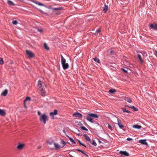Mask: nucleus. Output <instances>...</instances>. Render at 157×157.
<instances>
[{
    "mask_svg": "<svg viewBox=\"0 0 157 157\" xmlns=\"http://www.w3.org/2000/svg\"><path fill=\"white\" fill-rule=\"evenodd\" d=\"M99 116L96 114L94 113H88L86 117L87 120L91 123H95V121H93V118H98Z\"/></svg>",
    "mask_w": 157,
    "mask_h": 157,
    "instance_id": "f257e3e1",
    "label": "nucleus"
},
{
    "mask_svg": "<svg viewBox=\"0 0 157 157\" xmlns=\"http://www.w3.org/2000/svg\"><path fill=\"white\" fill-rule=\"evenodd\" d=\"M40 121L43 122L44 124H46V121L48 120V116L45 113H44L42 116L40 117Z\"/></svg>",
    "mask_w": 157,
    "mask_h": 157,
    "instance_id": "f03ea898",
    "label": "nucleus"
},
{
    "mask_svg": "<svg viewBox=\"0 0 157 157\" xmlns=\"http://www.w3.org/2000/svg\"><path fill=\"white\" fill-rule=\"evenodd\" d=\"M32 2L33 3H34L37 5H38L39 6H44L46 7V8H47L49 9L52 8V6L50 5V6H46V5H44V4L40 3L37 1L33 0L32 1Z\"/></svg>",
    "mask_w": 157,
    "mask_h": 157,
    "instance_id": "7ed1b4c3",
    "label": "nucleus"
},
{
    "mask_svg": "<svg viewBox=\"0 0 157 157\" xmlns=\"http://www.w3.org/2000/svg\"><path fill=\"white\" fill-rule=\"evenodd\" d=\"M149 26L153 30L157 31V24L155 22H154L153 23H150Z\"/></svg>",
    "mask_w": 157,
    "mask_h": 157,
    "instance_id": "20e7f679",
    "label": "nucleus"
},
{
    "mask_svg": "<svg viewBox=\"0 0 157 157\" xmlns=\"http://www.w3.org/2000/svg\"><path fill=\"white\" fill-rule=\"evenodd\" d=\"M73 116L74 117H76V118H78L79 119H81L82 117V115L78 112H75L73 113Z\"/></svg>",
    "mask_w": 157,
    "mask_h": 157,
    "instance_id": "39448f33",
    "label": "nucleus"
},
{
    "mask_svg": "<svg viewBox=\"0 0 157 157\" xmlns=\"http://www.w3.org/2000/svg\"><path fill=\"white\" fill-rule=\"evenodd\" d=\"M26 52L29 58H33L34 57V55L30 51L26 50Z\"/></svg>",
    "mask_w": 157,
    "mask_h": 157,
    "instance_id": "423d86ee",
    "label": "nucleus"
},
{
    "mask_svg": "<svg viewBox=\"0 0 157 157\" xmlns=\"http://www.w3.org/2000/svg\"><path fill=\"white\" fill-rule=\"evenodd\" d=\"M119 153L121 156L124 155L125 156H129V153L126 151H121L119 152Z\"/></svg>",
    "mask_w": 157,
    "mask_h": 157,
    "instance_id": "0eeeda50",
    "label": "nucleus"
},
{
    "mask_svg": "<svg viewBox=\"0 0 157 157\" xmlns=\"http://www.w3.org/2000/svg\"><path fill=\"white\" fill-rule=\"evenodd\" d=\"M146 141L147 140L146 139H141L140 140H139V142L143 145H147L148 144L146 142Z\"/></svg>",
    "mask_w": 157,
    "mask_h": 157,
    "instance_id": "6e6552de",
    "label": "nucleus"
},
{
    "mask_svg": "<svg viewBox=\"0 0 157 157\" xmlns=\"http://www.w3.org/2000/svg\"><path fill=\"white\" fill-rule=\"evenodd\" d=\"M25 144H21L20 143H19L18 144V145L17 146V148L18 150H21L25 146Z\"/></svg>",
    "mask_w": 157,
    "mask_h": 157,
    "instance_id": "1a4fd4ad",
    "label": "nucleus"
},
{
    "mask_svg": "<svg viewBox=\"0 0 157 157\" xmlns=\"http://www.w3.org/2000/svg\"><path fill=\"white\" fill-rule=\"evenodd\" d=\"M117 124L120 128L123 129L124 128V126L122 124L121 121L119 119L117 120Z\"/></svg>",
    "mask_w": 157,
    "mask_h": 157,
    "instance_id": "9d476101",
    "label": "nucleus"
},
{
    "mask_svg": "<svg viewBox=\"0 0 157 157\" xmlns=\"http://www.w3.org/2000/svg\"><path fill=\"white\" fill-rule=\"evenodd\" d=\"M62 64L63 68L64 70H66L69 67V64L67 63H65Z\"/></svg>",
    "mask_w": 157,
    "mask_h": 157,
    "instance_id": "9b49d317",
    "label": "nucleus"
},
{
    "mask_svg": "<svg viewBox=\"0 0 157 157\" xmlns=\"http://www.w3.org/2000/svg\"><path fill=\"white\" fill-rule=\"evenodd\" d=\"M58 114V111L56 109H54L53 112H51L50 113V115L52 116L56 115Z\"/></svg>",
    "mask_w": 157,
    "mask_h": 157,
    "instance_id": "f8f14e48",
    "label": "nucleus"
},
{
    "mask_svg": "<svg viewBox=\"0 0 157 157\" xmlns=\"http://www.w3.org/2000/svg\"><path fill=\"white\" fill-rule=\"evenodd\" d=\"M40 94L42 96H44L45 95V92L43 88H42L41 89L40 93Z\"/></svg>",
    "mask_w": 157,
    "mask_h": 157,
    "instance_id": "ddd939ff",
    "label": "nucleus"
},
{
    "mask_svg": "<svg viewBox=\"0 0 157 157\" xmlns=\"http://www.w3.org/2000/svg\"><path fill=\"white\" fill-rule=\"evenodd\" d=\"M6 115L5 111L3 109H0V115L2 116H4Z\"/></svg>",
    "mask_w": 157,
    "mask_h": 157,
    "instance_id": "4468645a",
    "label": "nucleus"
},
{
    "mask_svg": "<svg viewBox=\"0 0 157 157\" xmlns=\"http://www.w3.org/2000/svg\"><path fill=\"white\" fill-rule=\"evenodd\" d=\"M44 84L43 83V82H42L41 81L39 80L38 82V85L37 86L39 87V88H40V89H41L42 88V86L43 84Z\"/></svg>",
    "mask_w": 157,
    "mask_h": 157,
    "instance_id": "2eb2a0df",
    "label": "nucleus"
},
{
    "mask_svg": "<svg viewBox=\"0 0 157 157\" xmlns=\"http://www.w3.org/2000/svg\"><path fill=\"white\" fill-rule=\"evenodd\" d=\"M124 99L125 101H127L129 103H130L132 102V99L129 97H125L124 98Z\"/></svg>",
    "mask_w": 157,
    "mask_h": 157,
    "instance_id": "dca6fc26",
    "label": "nucleus"
},
{
    "mask_svg": "<svg viewBox=\"0 0 157 157\" xmlns=\"http://www.w3.org/2000/svg\"><path fill=\"white\" fill-rule=\"evenodd\" d=\"M83 136L85 137L86 141H89L90 142L91 140L89 136H88L86 134H84Z\"/></svg>",
    "mask_w": 157,
    "mask_h": 157,
    "instance_id": "f3484780",
    "label": "nucleus"
},
{
    "mask_svg": "<svg viewBox=\"0 0 157 157\" xmlns=\"http://www.w3.org/2000/svg\"><path fill=\"white\" fill-rule=\"evenodd\" d=\"M137 57L140 60V63H144V60L142 59L141 56L140 54H137Z\"/></svg>",
    "mask_w": 157,
    "mask_h": 157,
    "instance_id": "a211bd4d",
    "label": "nucleus"
},
{
    "mask_svg": "<svg viewBox=\"0 0 157 157\" xmlns=\"http://www.w3.org/2000/svg\"><path fill=\"white\" fill-rule=\"evenodd\" d=\"M108 10V6L105 3L104 4V7L103 9V11L105 13L107 12Z\"/></svg>",
    "mask_w": 157,
    "mask_h": 157,
    "instance_id": "6ab92c4d",
    "label": "nucleus"
},
{
    "mask_svg": "<svg viewBox=\"0 0 157 157\" xmlns=\"http://www.w3.org/2000/svg\"><path fill=\"white\" fill-rule=\"evenodd\" d=\"M109 92L111 94H114L117 92V90L115 89H110L109 90Z\"/></svg>",
    "mask_w": 157,
    "mask_h": 157,
    "instance_id": "aec40b11",
    "label": "nucleus"
},
{
    "mask_svg": "<svg viewBox=\"0 0 157 157\" xmlns=\"http://www.w3.org/2000/svg\"><path fill=\"white\" fill-rule=\"evenodd\" d=\"M8 4L11 6H15V4L14 3L12 2L10 0H8Z\"/></svg>",
    "mask_w": 157,
    "mask_h": 157,
    "instance_id": "412c9836",
    "label": "nucleus"
},
{
    "mask_svg": "<svg viewBox=\"0 0 157 157\" xmlns=\"http://www.w3.org/2000/svg\"><path fill=\"white\" fill-rule=\"evenodd\" d=\"M61 64H62L63 63H66V59L65 58H64L63 57L62 55H61Z\"/></svg>",
    "mask_w": 157,
    "mask_h": 157,
    "instance_id": "4be33fe9",
    "label": "nucleus"
},
{
    "mask_svg": "<svg viewBox=\"0 0 157 157\" xmlns=\"http://www.w3.org/2000/svg\"><path fill=\"white\" fill-rule=\"evenodd\" d=\"M8 93V90L7 89H6L2 93V95L4 96H6Z\"/></svg>",
    "mask_w": 157,
    "mask_h": 157,
    "instance_id": "5701e85b",
    "label": "nucleus"
},
{
    "mask_svg": "<svg viewBox=\"0 0 157 157\" xmlns=\"http://www.w3.org/2000/svg\"><path fill=\"white\" fill-rule=\"evenodd\" d=\"M54 145L56 150H58L60 148V146L58 144L54 143Z\"/></svg>",
    "mask_w": 157,
    "mask_h": 157,
    "instance_id": "b1692460",
    "label": "nucleus"
},
{
    "mask_svg": "<svg viewBox=\"0 0 157 157\" xmlns=\"http://www.w3.org/2000/svg\"><path fill=\"white\" fill-rule=\"evenodd\" d=\"M67 136L68 137L69 140L71 142L72 144H76V142L75 141V140L71 137H69L68 136Z\"/></svg>",
    "mask_w": 157,
    "mask_h": 157,
    "instance_id": "393cba45",
    "label": "nucleus"
},
{
    "mask_svg": "<svg viewBox=\"0 0 157 157\" xmlns=\"http://www.w3.org/2000/svg\"><path fill=\"white\" fill-rule=\"evenodd\" d=\"M94 60L96 63H100V61L98 58L97 57H95V58H93Z\"/></svg>",
    "mask_w": 157,
    "mask_h": 157,
    "instance_id": "a878e982",
    "label": "nucleus"
},
{
    "mask_svg": "<svg viewBox=\"0 0 157 157\" xmlns=\"http://www.w3.org/2000/svg\"><path fill=\"white\" fill-rule=\"evenodd\" d=\"M133 127L136 129H140L142 127L138 125H135L133 126Z\"/></svg>",
    "mask_w": 157,
    "mask_h": 157,
    "instance_id": "bb28decb",
    "label": "nucleus"
},
{
    "mask_svg": "<svg viewBox=\"0 0 157 157\" xmlns=\"http://www.w3.org/2000/svg\"><path fill=\"white\" fill-rule=\"evenodd\" d=\"M62 8L60 7L58 8H52V10H62Z\"/></svg>",
    "mask_w": 157,
    "mask_h": 157,
    "instance_id": "cd10ccee",
    "label": "nucleus"
},
{
    "mask_svg": "<svg viewBox=\"0 0 157 157\" xmlns=\"http://www.w3.org/2000/svg\"><path fill=\"white\" fill-rule=\"evenodd\" d=\"M60 143L61 144H63V145L61 147V148L63 147L66 144V143L63 140H61V141L60 142Z\"/></svg>",
    "mask_w": 157,
    "mask_h": 157,
    "instance_id": "c85d7f7f",
    "label": "nucleus"
},
{
    "mask_svg": "<svg viewBox=\"0 0 157 157\" xmlns=\"http://www.w3.org/2000/svg\"><path fill=\"white\" fill-rule=\"evenodd\" d=\"M130 108L132 109L135 111H137L138 110V109L136 108L134 106H131V107H130Z\"/></svg>",
    "mask_w": 157,
    "mask_h": 157,
    "instance_id": "c756f323",
    "label": "nucleus"
},
{
    "mask_svg": "<svg viewBox=\"0 0 157 157\" xmlns=\"http://www.w3.org/2000/svg\"><path fill=\"white\" fill-rule=\"evenodd\" d=\"M44 48L47 50H49V47H48L47 44L45 43L44 44Z\"/></svg>",
    "mask_w": 157,
    "mask_h": 157,
    "instance_id": "7c9ffc66",
    "label": "nucleus"
},
{
    "mask_svg": "<svg viewBox=\"0 0 157 157\" xmlns=\"http://www.w3.org/2000/svg\"><path fill=\"white\" fill-rule=\"evenodd\" d=\"M110 53L111 55H115L116 54V53L114 51L111 50L110 51Z\"/></svg>",
    "mask_w": 157,
    "mask_h": 157,
    "instance_id": "2f4dec72",
    "label": "nucleus"
},
{
    "mask_svg": "<svg viewBox=\"0 0 157 157\" xmlns=\"http://www.w3.org/2000/svg\"><path fill=\"white\" fill-rule=\"evenodd\" d=\"M38 10L39 11L40 13H41L44 14H47V13L43 12L41 10L38 9Z\"/></svg>",
    "mask_w": 157,
    "mask_h": 157,
    "instance_id": "473e14b6",
    "label": "nucleus"
},
{
    "mask_svg": "<svg viewBox=\"0 0 157 157\" xmlns=\"http://www.w3.org/2000/svg\"><path fill=\"white\" fill-rule=\"evenodd\" d=\"M31 100V98L30 97H27L25 100H24V102H25L26 101L29 100L30 101Z\"/></svg>",
    "mask_w": 157,
    "mask_h": 157,
    "instance_id": "72a5a7b5",
    "label": "nucleus"
},
{
    "mask_svg": "<svg viewBox=\"0 0 157 157\" xmlns=\"http://www.w3.org/2000/svg\"><path fill=\"white\" fill-rule=\"evenodd\" d=\"M81 128L82 130L86 131H88V129H87L85 127L82 126L81 127Z\"/></svg>",
    "mask_w": 157,
    "mask_h": 157,
    "instance_id": "f704fd0d",
    "label": "nucleus"
},
{
    "mask_svg": "<svg viewBox=\"0 0 157 157\" xmlns=\"http://www.w3.org/2000/svg\"><path fill=\"white\" fill-rule=\"evenodd\" d=\"M90 143L94 146H96L97 145V144L96 143V142H95V140H93V142H91V141Z\"/></svg>",
    "mask_w": 157,
    "mask_h": 157,
    "instance_id": "c9c22d12",
    "label": "nucleus"
},
{
    "mask_svg": "<svg viewBox=\"0 0 157 157\" xmlns=\"http://www.w3.org/2000/svg\"><path fill=\"white\" fill-rule=\"evenodd\" d=\"M3 63L4 62L3 59L2 58H0V64L2 65Z\"/></svg>",
    "mask_w": 157,
    "mask_h": 157,
    "instance_id": "e433bc0d",
    "label": "nucleus"
},
{
    "mask_svg": "<svg viewBox=\"0 0 157 157\" xmlns=\"http://www.w3.org/2000/svg\"><path fill=\"white\" fill-rule=\"evenodd\" d=\"M12 23L13 25H16L18 23V22L16 20H13L12 21Z\"/></svg>",
    "mask_w": 157,
    "mask_h": 157,
    "instance_id": "4c0bfd02",
    "label": "nucleus"
},
{
    "mask_svg": "<svg viewBox=\"0 0 157 157\" xmlns=\"http://www.w3.org/2000/svg\"><path fill=\"white\" fill-rule=\"evenodd\" d=\"M76 150H77V151H79V152H81L82 154H84V151H82L80 149H79L78 148V149H75Z\"/></svg>",
    "mask_w": 157,
    "mask_h": 157,
    "instance_id": "58836bf2",
    "label": "nucleus"
},
{
    "mask_svg": "<svg viewBox=\"0 0 157 157\" xmlns=\"http://www.w3.org/2000/svg\"><path fill=\"white\" fill-rule=\"evenodd\" d=\"M76 150H77V151H79V152H81L82 154H84V151H82L80 149H79L78 148V149H75Z\"/></svg>",
    "mask_w": 157,
    "mask_h": 157,
    "instance_id": "ea45409f",
    "label": "nucleus"
},
{
    "mask_svg": "<svg viewBox=\"0 0 157 157\" xmlns=\"http://www.w3.org/2000/svg\"><path fill=\"white\" fill-rule=\"evenodd\" d=\"M101 28H99L96 31V33H99L101 31Z\"/></svg>",
    "mask_w": 157,
    "mask_h": 157,
    "instance_id": "a19ab883",
    "label": "nucleus"
},
{
    "mask_svg": "<svg viewBox=\"0 0 157 157\" xmlns=\"http://www.w3.org/2000/svg\"><path fill=\"white\" fill-rule=\"evenodd\" d=\"M121 109H122V110L123 112H124V113L125 112V111H126V108L124 107V108H121Z\"/></svg>",
    "mask_w": 157,
    "mask_h": 157,
    "instance_id": "79ce46f5",
    "label": "nucleus"
},
{
    "mask_svg": "<svg viewBox=\"0 0 157 157\" xmlns=\"http://www.w3.org/2000/svg\"><path fill=\"white\" fill-rule=\"evenodd\" d=\"M122 70L123 71V72H125V73H127L128 71L127 70H125L124 69L122 68Z\"/></svg>",
    "mask_w": 157,
    "mask_h": 157,
    "instance_id": "37998d69",
    "label": "nucleus"
},
{
    "mask_svg": "<svg viewBox=\"0 0 157 157\" xmlns=\"http://www.w3.org/2000/svg\"><path fill=\"white\" fill-rule=\"evenodd\" d=\"M37 30L40 33H42L43 32V30L41 29L38 28Z\"/></svg>",
    "mask_w": 157,
    "mask_h": 157,
    "instance_id": "c03bdc74",
    "label": "nucleus"
},
{
    "mask_svg": "<svg viewBox=\"0 0 157 157\" xmlns=\"http://www.w3.org/2000/svg\"><path fill=\"white\" fill-rule=\"evenodd\" d=\"M77 124L78 125L81 126H83V124L80 122H79Z\"/></svg>",
    "mask_w": 157,
    "mask_h": 157,
    "instance_id": "a18cd8bd",
    "label": "nucleus"
},
{
    "mask_svg": "<svg viewBox=\"0 0 157 157\" xmlns=\"http://www.w3.org/2000/svg\"><path fill=\"white\" fill-rule=\"evenodd\" d=\"M23 104H24V107L26 109L27 108V106L26 105V104H25V102H24H24H23Z\"/></svg>",
    "mask_w": 157,
    "mask_h": 157,
    "instance_id": "49530a36",
    "label": "nucleus"
},
{
    "mask_svg": "<svg viewBox=\"0 0 157 157\" xmlns=\"http://www.w3.org/2000/svg\"><path fill=\"white\" fill-rule=\"evenodd\" d=\"M154 55L157 58V51L155 50V52L154 53Z\"/></svg>",
    "mask_w": 157,
    "mask_h": 157,
    "instance_id": "de8ad7c7",
    "label": "nucleus"
},
{
    "mask_svg": "<svg viewBox=\"0 0 157 157\" xmlns=\"http://www.w3.org/2000/svg\"><path fill=\"white\" fill-rule=\"evenodd\" d=\"M126 140L128 141H130L133 140V139L131 138H128Z\"/></svg>",
    "mask_w": 157,
    "mask_h": 157,
    "instance_id": "09e8293b",
    "label": "nucleus"
},
{
    "mask_svg": "<svg viewBox=\"0 0 157 157\" xmlns=\"http://www.w3.org/2000/svg\"><path fill=\"white\" fill-rule=\"evenodd\" d=\"M78 142L79 143V144H80L81 145H82V144H83L79 140H78Z\"/></svg>",
    "mask_w": 157,
    "mask_h": 157,
    "instance_id": "8fccbe9b",
    "label": "nucleus"
},
{
    "mask_svg": "<svg viewBox=\"0 0 157 157\" xmlns=\"http://www.w3.org/2000/svg\"><path fill=\"white\" fill-rule=\"evenodd\" d=\"M37 114H38V115L40 116V117L41 116V113H40V112L38 111L37 112Z\"/></svg>",
    "mask_w": 157,
    "mask_h": 157,
    "instance_id": "3c124183",
    "label": "nucleus"
},
{
    "mask_svg": "<svg viewBox=\"0 0 157 157\" xmlns=\"http://www.w3.org/2000/svg\"><path fill=\"white\" fill-rule=\"evenodd\" d=\"M41 146H38L37 147V149H40L41 148Z\"/></svg>",
    "mask_w": 157,
    "mask_h": 157,
    "instance_id": "603ef678",
    "label": "nucleus"
},
{
    "mask_svg": "<svg viewBox=\"0 0 157 157\" xmlns=\"http://www.w3.org/2000/svg\"><path fill=\"white\" fill-rule=\"evenodd\" d=\"M125 112L127 113H130V111L128 110H126V111H125Z\"/></svg>",
    "mask_w": 157,
    "mask_h": 157,
    "instance_id": "864d4df0",
    "label": "nucleus"
},
{
    "mask_svg": "<svg viewBox=\"0 0 157 157\" xmlns=\"http://www.w3.org/2000/svg\"><path fill=\"white\" fill-rule=\"evenodd\" d=\"M98 143H99V144H101V143H102V142L100 140H98Z\"/></svg>",
    "mask_w": 157,
    "mask_h": 157,
    "instance_id": "5fc2aeb1",
    "label": "nucleus"
},
{
    "mask_svg": "<svg viewBox=\"0 0 157 157\" xmlns=\"http://www.w3.org/2000/svg\"><path fill=\"white\" fill-rule=\"evenodd\" d=\"M82 145L84 147H86V145L85 144H82Z\"/></svg>",
    "mask_w": 157,
    "mask_h": 157,
    "instance_id": "6e6d98bb",
    "label": "nucleus"
},
{
    "mask_svg": "<svg viewBox=\"0 0 157 157\" xmlns=\"http://www.w3.org/2000/svg\"><path fill=\"white\" fill-rule=\"evenodd\" d=\"M69 156L70 157H74L72 155H71L70 154H69Z\"/></svg>",
    "mask_w": 157,
    "mask_h": 157,
    "instance_id": "4d7b16f0",
    "label": "nucleus"
},
{
    "mask_svg": "<svg viewBox=\"0 0 157 157\" xmlns=\"http://www.w3.org/2000/svg\"><path fill=\"white\" fill-rule=\"evenodd\" d=\"M77 135L78 136H81V135H81L80 134H79V133H78V134H77Z\"/></svg>",
    "mask_w": 157,
    "mask_h": 157,
    "instance_id": "13d9d810",
    "label": "nucleus"
},
{
    "mask_svg": "<svg viewBox=\"0 0 157 157\" xmlns=\"http://www.w3.org/2000/svg\"><path fill=\"white\" fill-rule=\"evenodd\" d=\"M52 142H49L48 143L49 144L51 145L52 144Z\"/></svg>",
    "mask_w": 157,
    "mask_h": 157,
    "instance_id": "bf43d9fd",
    "label": "nucleus"
},
{
    "mask_svg": "<svg viewBox=\"0 0 157 157\" xmlns=\"http://www.w3.org/2000/svg\"><path fill=\"white\" fill-rule=\"evenodd\" d=\"M110 127H111L110 125L109 124L108 125V128H109Z\"/></svg>",
    "mask_w": 157,
    "mask_h": 157,
    "instance_id": "052dcab7",
    "label": "nucleus"
},
{
    "mask_svg": "<svg viewBox=\"0 0 157 157\" xmlns=\"http://www.w3.org/2000/svg\"><path fill=\"white\" fill-rule=\"evenodd\" d=\"M19 1L21 2H22L23 1V0H19Z\"/></svg>",
    "mask_w": 157,
    "mask_h": 157,
    "instance_id": "680f3d73",
    "label": "nucleus"
},
{
    "mask_svg": "<svg viewBox=\"0 0 157 157\" xmlns=\"http://www.w3.org/2000/svg\"><path fill=\"white\" fill-rule=\"evenodd\" d=\"M85 155L86 156H88V155L87 154H86Z\"/></svg>",
    "mask_w": 157,
    "mask_h": 157,
    "instance_id": "e2e57ef3",
    "label": "nucleus"
},
{
    "mask_svg": "<svg viewBox=\"0 0 157 157\" xmlns=\"http://www.w3.org/2000/svg\"><path fill=\"white\" fill-rule=\"evenodd\" d=\"M131 107V106H129V105L128 106V107L129 108H130V107Z\"/></svg>",
    "mask_w": 157,
    "mask_h": 157,
    "instance_id": "0e129e2a",
    "label": "nucleus"
},
{
    "mask_svg": "<svg viewBox=\"0 0 157 157\" xmlns=\"http://www.w3.org/2000/svg\"><path fill=\"white\" fill-rule=\"evenodd\" d=\"M80 157H83V156L82 155H80Z\"/></svg>",
    "mask_w": 157,
    "mask_h": 157,
    "instance_id": "69168bd1",
    "label": "nucleus"
},
{
    "mask_svg": "<svg viewBox=\"0 0 157 157\" xmlns=\"http://www.w3.org/2000/svg\"><path fill=\"white\" fill-rule=\"evenodd\" d=\"M86 154L84 152V154H84L85 155Z\"/></svg>",
    "mask_w": 157,
    "mask_h": 157,
    "instance_id": "338daca9",
    "label": "nucleus"
},
{
    "mask_svg": "<svg viewBox=\"0 0 157 157\" xmlns=\"http://www.w3.org/2000/svg\"><path fill=\"white\" fill-rule=\"evenodd\" d=\"M128 105H125V106H127V107H128Z\"/></svg>",
    "mask_w": 157,
    "mask_h": 157,
    "instance_id": "774afa93",
    "label": "nucleus"
}]
</instances>
